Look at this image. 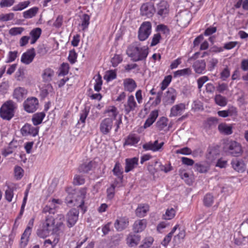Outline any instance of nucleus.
Segmentation results:
<instances>
[{
  "mask_svg": "<svg viewBox=\"0 0 248 248\" xmlns=\"http://www.w3.org/2000/svg\"><path fill=\"white\" fill-rule=\"evenodd\" d=\"M123 86L125 91L132 93L137 87L135 81L131 78H126L124 79Z\"/></svg>",
  "mask_w": 248,
  "mask_h": 248,
  "instance_id": "24",
  "label": "nucleus"
},
{
  "mask_svg": "<svg viewBox=\"0 0 248 248\" xmlns=\"http://www.w3.org/2000/svg\"><path fill=\"white\" fill-rule=\"evenodd\" d=\"M177 95L176 91L172 88H170L168 91L165 93L163 98V101L165 105H171L173 104L175 101Z\"/></svg>",
  "mask_w": 248,
  "mask_h": 248,
  "instance_id": "12",
  "label": "nucleus"
},
{
  "mask_svg": "<svg viewBox=\"0 0 248 248\" xmlns=\"http://www.w3.org/2000/svg\"><path fill=\"white\" fill-rule=\"evenodd\" d=\"M149 210V206L147 204L141 203L139 204L135 213L137 217H142L146 216L147 212Z\"/></svg>",
  "mask_w": 248,
  "mask_h": 248,
  "instance_id": "31",
  "label": "nucleus"
},
{
  "mask_svg": "<svg viewBox=\"0 0 248 248\" xmlns=\"http://www.w3.org/2000/svg\"><path fill=\"white\" fill-rule=\"evenodd\" d=\"M81 21L79 26H80L81 30L83 31H85L88 29L90 24V17L88 14H84L81 18Z\"/></svg>",
  "mask_w": 248,
  "mask_h": 248,
  "instance_id": "41",
  "label": "nucleus"
},
{
  "mask_svg": "<svg viewBox=\"0 0 248 248\" xmlns=\"http://www.w3.org/2000/svg\"><path fill=\"white\" fill-rule=\"evenodd\" d=\"M215 103L218 106L224 107L227 104V100L225 97L220 94H217L215 97Z\"/></svg>",
  "mask_w": 248,
  "mask_h": 248,
  "instance_id": "48",
  "label": "nucleus"
},
{
  "mask_svg": "<svg viewBox=\"0 0 248 248\" xmlns=\"http://www.w3.org/2000/svg\"><path fill=\"white\" fill-rule=\"evenodd\" d=\"M61 200L59 199H53L51 201H49L48 203L45 205L43 209V213H49V214H54L57 211L58 206L56 205L57 204H61Z\"/></svg>",
  "mask_w": 248,
  "mask_h": 248,
  "instance_id": "16",
  "label": "nucleus"
},
{
  "mask_svg": "<svg viewBox=\"0 0 248 248\" xmlns=\"http://www.w3.org/2000/svg\"><path fill=\"white\" fill-rule=\"evenodd\" d=\"M172 77L171 75H168L165 77L164 79L160 83V89L161 92L165 90L168 87L172 80Z\"/></svg>",
  "mask_w": 248,
  "mask_h": 248,
  "instance_id": "51",
  "label": "nucleus"
},
{
  "mask_svg": "<svg viewBox=\"0 0 248 248\" xmlns=\"http://www.w3.org/2000/svg\"><path fill=\"white\" fill-rule=\"evenodd\" d=\"M24 170L21 167L16 166L14 169V175L16 180H20L23 176Z\"/></svg>",
  "mask_w": 248,
  "mask_h": 248,
  "instance_id": "54",
  "label": "nucleus"
},
{
  "mask_svg": "<svg viewBox=\"0 0 248 248\" xmlns=\"http://www.w3.org/2000/svg\"><path fill=\"white\" fill-rule=\"evenodd\" d=\"M25 110L28 113H33L38 108L39 101L34 97H28L23 103Z\"/></svg>",
  "mask_w": 248,
  "mask_h": 248,
  "instance_id": "8",
  "label": "nucleus"
},
{
  "mask_svg": "<svg viewBox=\"0 0 248 248\" xmlns=\"http://www.w3.org/2000/svg\"><path fill=\"white\" fill-rule=\"evenodd\" d=\"M224 150L233 156H240L243 152L241 144L234 140H230L226 143L224 146Z\"/></svg>",
  "mask_w": 248,
  "mask_h": 248,
  "instance_id": "5",
  "label": "nucleus"
},
{
  "mask_svg": "<svg viewBox=\"0 0 248 248\" xmlns=\"http://www.w3.org/2000/svg\"><path fill=\"white\" fill-rule=\"evenodd\" d=\"M54 75V70L49 68H46L43 70L42 77L43 81L45 82H49L52 79V78Z\"/></svg>",
  "mask_w": 248,
  "mask_h": 248,
  "instance_id": "33",
  "label": "nucleus"
},
{
  "mask_svg": "<svg viewBox=\"0 0 248 248\" xmlns=\"http://www.w3.org/2000/svg\"><path fill=\"white\" fill-rule=\"evenodd\" d=\"M146 226V221L145 219L139 220L134 223L133 229L135 232H141L145 228Z\"/></svg>",
  "mask_w": 248,
  "mask_h": 248,
  "instance_id": "35",
  "label": "nucleus"
},
{
  "mask_svg": "<svg viewBox=\"0 0 248 248\" xmlns=\"http://www.w3.org/2000/svg\"><path fill=\"white\" fill-rule=\"evenodd\" d=\"M191 19V14L187 10L181 11L176 15L177 23L182 28L187 27Z\"/></svg>",
  "mask_w": 248,
  "mask_h": 248,
  "instance_id": "7",
  "label": "nucleus"
},
{
  "mask_svg": "<svg viewBox=\"0 0 248 248\" xmlns=\"http://www.w3.org/2000/svg\"><path fill=\"white\" fill-rule=\"evenodd\" d=\"M232 168L236 171L242 173L245 171L246 164L242 159H234L232 160Z\"/></svg>",
  "mask_w": 248,
  "mask_h": 248,
  "instance_id": "23",
  "label": "nucleus"
},
{
  "mask_svg": "<svg viewBox=\"0 0 248 248\" xmlns=\"http://www.w3.org/2000/svg\"><path fill=\"white\" fill-rule=\"evenodd\" d=\"M15 2V0H1L0 1V8L9 7Z\"/></svg>",
  "mask_w": 248,
  "mask_h": 248,
  "instance_id": "62",
  "label": "nucleus"
},
{
  "mask_svg": "<svg viewBox=\"0 0 248 248\" xmlns=\"http://www.w3.org/2000/svg\"><path fill=\"white\" fill-rule=\"evenodd\" d=\"M105 77H106V80L109 81L115 79L117 77V74L115 71L109 70L107 72Z\"/></svg>",
  "mask_w": 248,
  "mask_h": 248,
  "instance_id": "64",
  "label": "nucleus"
},
{
  "mask_svg": "<svg viewBox=\"0 0 248 248\" xmlns=\"http://www.w3.org/2000/svg\"><path fill=\"white\" fill-rule=\"evenodd\" d=\"M140 137L135 133L129 134L124 139L123 144L124 147L126 146H136L140 141Z\"/></svg>",
  "mask_w": 248,
  "mask_h": 248,
  "instance_id": "19",
  "label": "nucleus"
},
{
  "mask_svg": "<svg viewBox=\"0 0 248 248\" xmlns=\"http://www.w3.org/2000/svg\"><path fill=\"white\" fill-rule=\"evenodd\" d=\"M79 211L78 209L72 208L66 215L67 225L69 228L73 227L78 220Z\"/></svg>",
  "mask_w": 248,
  "mask_h": 248,
  "instance_id": "10",
  "label": "nucleus"
},
{
  "mask_svg": "<svg viewBox=\"0 0 248 248\" xmlns=\"http://www.w3.org/2000/svg\"><path fill=\"white\" fill-rule=\"evenodd\" d=\"M15 15L13 13H10L6 14L0 15V21L6 22L9 20H13L14 18Z\"/></svg>",
  "mask_w": 248,
  "mask_h": 248,
  "instance_id": "59",
  "label": "nucleus"
},
{
  "mask_svg": "<svg viewBox=\"0 0 248 248\" xmlns=\"http://www.w3.org/2000/svg\"><path fill=\"white\" fill-rule=\"evenodd\" d=\"M176 212L175 210L173 208H168L163 215V218L166 220L171 219L175 216Z\"/></svg>",
  "mask_w": 248,
  "mask_h": 248,
  "instance_id": "49",
  "label": "nucleus"
},
{
  "mask_svg": "<svg viewBox=\"0 0 248 248\" xmlns=\"http://www.w3.org/2000/svg\"><path fill=\"white\" fill-rule=\"evenodd\" d=\"M186 109V105L184 103H180L173 106L170 109V117H175L181 115L182 112Z\"/></svg>",
  "mask_w": 248,
  "mask_h": 248,
  "instance_id": "27",
  "label": "nucleus"
},
{
  "mask_svg": "<svg viewBox=\"0 0 248 248\" xmlns=\"http://www.w3.org/2000/svg\"><path fill=\"white\" fill-rule=\"evenodd\" d=\"M87 194V188H81L76 195H69L65 199V202L69 206H77L80 208L82 213L87 211V207L85 206V199Z\"/></svg>",
  "mask_w": 248,
  "mask_h": 248,
  "instance_id": "3",
  "label": "nucleus"
},
{
  "mask_svg": "<svg viewBox=\"0 0 248 248\" xmlns=\"http://www.w3.org/2000/svg\"><path fill=\"white\" fill-rule=\"evenodd\" d=\"M16 108L15 104L13 101H7L0 108V117L3 120H11L14 116Z\"/></svg>",
  "mask_w": 248,
  "mask_h": 248,
  "instance_id": "4",
  "label": "nucleus"
},
{
  "mask_svg": "<svg viewBox=\"0 0 248 248\" xmlns=\"http://www.w3.org/2000/svg\"><path fill=\"white\" fill-rule=\"evenodd\" d=\"M39 8L37 7H33L23 13V17L29 19L35 16L37 14Z\"/></svg>",
  "mask_w": 248,
  "mask_h": 248,
  "instance_id": "37",
  "label": "nucleus"
},
{
  "mask_svg": "<svg viewBox=\"0 0 248 248\" xmlns=\"http://www.w3.org/2000/svg\"><path fill=\"white\" fill-rule=\"evenodd\" d=\"M30 2L29 1H28V0L20 1L18 4L14 5L12 7V10L15 12L21 11L28 7L30 6Z\"/></svg>",
  "mask_w": 248,
  "mask_h": 248,
  "instance_id": "40",
  "label": "nucleus"
},
{
  "mask_svg": "<svg viewBox=\"0 0 248 248\" xmlns=\"http://www.w3.org/2000/svg\"><path fill=\"white\" fill-rule=\"evenodd\" d=\"M39 130V127H34L31 124L26 123L21 129V133L23 136L29 135L35 137L38 134Z\"/></svg>",
  "mask_w": 248,
  "mask_h": 248,
  "instance_id": "14",
  "label": "nucleus"
},
{
  "mask_svg": "<svg viewBox=\"0 0 248 248\" xmlns=\"http://www.w3.org/2000/svg\"><path fill=\"white\" fill-rule=\"evenodd\" d=\"M176 154H181L184 155H190L192 154V150L190 148L185 147L175 151Z\"/></svg>",
  "mask_w": 248,
  "mask_h": 248,
  "instance_id": "61",
  "label": "nucleus"
},
{
  "mask_svg": "<svg viewBox=\"0 0 248 248\" xmlns=\"http://www.w3.org/2000/svg\"><path fill=\"white\" fill-rule=\"evenodd\" d=\"M46 116L44 112H37L34 113L32 117L31 121L34 125L37 126L41 124Z\"/></svg>",
  "mask_w": 248,
  "mask_h": 248,
  "instance_id": "34",
  "label": "nucleus"
},
{
  "mask_svg": "<svg viewBox=\"0 0 248 248\" xmlns=\"http://www.w3.org/2000/svg\"><path fill=\"white\" fill-rule=\"evenodd\" d=\"M218 130L222 133L226 135H230L232 133V127L227 125L225 124H221L218 125Z\"/></svg>",
  "mask_w": 248,
  "mask_h": 248,
  "instance_id": "44",
  "label": "nucleus"
},
{
  "mask_svg": "<svg viewBox=\"0 0 248 248\" xmlns=\"http://www.w3.org/2000/svg\"><path fill=\"white\" fill-rule=\"evenodd\" d=\"M204 205L206 207H210L214 202V197L210 193H207L203 200Z\"/></svg>",
  "mask_w": 248,
  "mask_h": 248,
  "instance_id": "52",
  "label": "nucleus"
},
{
  "mask_svg": "<svg viewBox=\"0 0 248 248\" xmlns=\"http://www.w3.org/2000/svg\"><path fill=\"white\" fill-rule=\"evenodd\" d=\"M113 124V121L111 119H104L100 123L99 130L104 135H108L111 131Z\"/></svg>",
  "mask_w": 248,
  "mask_h": 248,
  "instance_id": "15",
  "label": "nucleus"
},
{
  "mask_svg": "<svg viewBox=\"0 0 248 248\" xmlns=\"http://www.w3.org/2000/svg\"><path fill=\"white\" fill-rule=\"evenodd\" d=\"M164 144V142H161L159 143L158 140H156L154 142L149 141L144 144L142 147L145 151L151 150L154 152H155L160 151Z\"/></svg>",
  "mask_w": 248,
  "mask_h": 248,
  "instance_id": "17",
  "label": "nucleus"
},
{
  "mask_svg": "<svg viewBox=\"0 0 248 248\" xmlns=\"http://www.w3.org/2000/svg\"><path fill=\"white\" fill-rule=\"evenodd\" d=\"M78 54L76 52L75 49L70 50L68 60L71 64H74L77 62Z\"/></svg>",
  "mask_w": 248,
  "mask_h": 248,
  "instance_id": "56",
  "label": "nucleus"
},
{
  "mask_svg": "<svg viewBox=\"0 0 248 248\" xmlns=\"http://www.w3.org/2000/svg\"><path fill=\"white\" fill-rule=\"evenodd\" d=\"M28 91L23 87H18L16 88L13 92V97L18 102H21L26 97Z\"/></svg>",
  "mask_w": 248,
  "mask_h": 248,
  "instance_id": "20",
  "label": "nucleus"
},
{
  "mask_svg": "<svg viewBox=\"0 0 248 248\" xmlns=\"http://www.w3.org/2000/svg\"><path fill=\"white\" fill-rule=\"evenodd\" d=\"M123 57L120 54H115L111 59L112 66L115 67L123 61Z\"/></svg>",
  "mask_w": 248,
  "mask_h": 248,
  "instance_id": "53",
  "label": "nucleus"
},
{
  "mask_svg": "<svg viewBox=\"0 0 248 248\" xmlns=\"http://www.w3.org/2000/svg\"><path fill=\"white\" fill-rule=\"evenodd\" d=\"M168 119L165 117H161L157 122L156 125L159 130H162L168 125Z\"/></svg>",
  "mask_w": 248,
  "mask_h": 248,
  "instance_id": "47",
  "label": "nucleus"
},
{
  "mask_svg": "<svg viewBox=\"0 0 248 248\" xmlns=\"http://www.w3.org/2000/svg\"><path fill=\"white\" fill-rule=\"evenodd\" d=\"M24 30L23 27H13L10 29L9 32L10 35L16 36L21 34Z\"/></svg>",
  "mask_w": 248,
  "mask_h": 248,
  "instance_id": "60",
  "label": "nucleus"
},
{
  "mask_svg": "<svg viewBox=\"0 0 248 248\" xmlns=\"http://www.w3.org/2000/svg\"><path fill=\"white\" fill-rule=\"evenodd\" d=\"M192 67L196 73L202 74L205 71V62L204 60H197L194 62Z\"/></svg>",
  "mask_w": 248,
  "mask_h": 248,
  "instance_id": "28",
  "label": "nucleus"
},
{
  "mask_svg": "<svg viewBox=\"0 0 248 248\" xmlns=\"http://www.w3.org/2000/svg\"><path fill=\"white\" fill-rule=\"evenodd\" d=\"M129 225V219L126 217H120L115 221L114 227L118 231H122Z\"/></svg>",
  "mask_w": 248,
  "mask_h": 248,
  "instance_id": "22",
  "label": "nucleus"
},
{
  "mask_svg": "<svg viewBox=\"0 0 248 248\" xmlns=\"http://www.w3.org/2000/svg\"><path fill=\"white\" fill-rule=\"evenodd\" d=\"M35 56L34 48L30 49L22 55L21 61L24 64H29L32 62Z\"/></svg>",
  "mask_w": 248,
  "mask_h": 248,
  "instance_id": "21",
  "label": "nucleus"
},
{
  "mask_svg": "<svg viewBox=\"0 0 248 248\" xmlns=\"http://www.w3.org/2000/svg\"><path fill=\"white\" fill-rule=\"evenodd\" d=\"M113 174L117 177L120 183H122L124 178L123 170L121 164L119 161H117L112 170Z\"/></svg>",
  "mask_w": 248,
  "mask_h": 248,
  "instance_id": "29",
  "label": "nucleus"
},
{
  "mask_svg": "<svg viewBox=\"0 0 248 248\" xmlns=\"http://www.w3.org/2000/svg\"><path fill=\"white\" fill-rule=\"evenodd\" d=\"M70 69L69 64L67 62H63L59 69L58 76H64L69 73Z\"/></svg>",
  "mask_w": 248,
  "mask_h": 248,
  "instance_id": "43",
  "label": "nucleus"
},
{
  "mask_svg": "<svg viewBox=\"0 0 248 248\" xmlns=\"http://www.w3.org/2000/svg\"><path fill=\"white\" fill-rule=\"evenodd\" d=\"M125 172L127 173L136 168L139 164V158L134 157L131 158H126L125 160Z\"/></svg>",
  "mask_w": 248,
  "mask_h": 248,
  "instance_id": "25",
  "label": "nucleus"
},
{
  "mask_svg": "<svg viewBox=\"0 0 248 248\" xmlns=\"http://www.w3.org/2000/svg\"><path fill=\"white\" fill-rule=\"evenodd\" d=\"M85 182V180L83 175L76 174L74 176L73 179V184L74 185L79 186L83 185Z\"/></svg>",
  "mask_w": 248,
  "mask_h": 248,
  "instance_id": "55",
  "label": "nucleus"
},
{
  "mask_svg": "<svg viewBox=\"0 0 248 248\" xmlns=\"http://www.w3.org/2000/svg\"><path fill=\"white\" fill-rule=\"evenodd\" d=\"M97 166V163L94 160L83 162L78 167V171L80 173H88L93 170Z\"/></svg>",
  "mask_w": 248,
  "mask_h": 248,
  "instance_id": "13",
  "label": "nucleus"
},
{
  "mask_svg": "<svg viewBox=\"0 0 248 248\" xmlns=\"http://www.w3.org/2000/svg\"><path fill=\"white\" fill-rule=\"evenodd\" d=\"M196 170L200 173H205L209 170L207 166L197 163L195 165Z\"/></svg>",
  "mask_w": 248,
  "mask_h": 248,
  "instance_id": "63",
  "label": "nucleus"
},
{
  "mask_svg": "<svg viewBox=\"0 0 248 248\" xmlns=\"http://www.w3.org/2000/svg\"><path fill=\"white\" fill-rule=\"evenodd\" d=\"M153 7L148 3L143 4L140 7V13L142 16L151 17L153 15Z\"/></svg>",
  "mask_w": 248,
  "mask_h": 248,
  "instance_id": "30",
  "label": "nucleus"
},
{
  "mask_svg": "<svg viewBox=\"0 0 248 248\" xmlns=\"http://www.w3.org/2000/svg\"><path fill=\"white\" fill-rule=\"evenodd\" d=\"M156 13L162 18L168 16L170 11V5L168 2L165 0H160L156 4Z\"/></svg>",
  "mask_w": 248,
  "mask_h": 248,
  "instance_id": "9",
  "label": "nucleus"
},
{
  "mask_svg": "<svg viewBox=\"0 0 248 248\" xmlns=\"http://www.w3.org/2000/svg\"><path fill=\"white\" fill-rule=\"evenodd\" d=\"M64 215L59 214L55 217L52 215L47 216L42 223L41 227L37 231L38 237L45 238L48 236L50 233L56 235L52 237V239H47L45 240L44 246L47 247L51 246L52 248H55L60 240V236L62 235L65 231L66 227L63 221Z\"/></svg>",
  "mask_w": 248,
  "mask_h": 248,
  "instance_id": "1",
  "label": "nucleus"
},
{
  "mask_svg": "<svg viewBox=\"0 0 248 248\" xmlns=\"http://www.w3.org/2000/svg\"><path fill=\"white\" fill-rule=\"evenodd\" d=\"M158 116V110L157 109L153 110L151 112L148 118L146 120L144 127L145 128L150 126L156 120Z\"/></svg>",
  "mask_w": 248,
  "mask_h": 248,
  "instance_id": "32",
  "label": "nucleus"
},
{
  "mask_svg": "<svg viewBox=\"0 0 248 248\" xmlns=\"http://www.w3.org/2000/svg\"><path fill=\"white\" fill-rule=\"evenodd\" d=\"M103 83L102 77L100 75H98L95 79V83L94 85V89L96 92H99L101 90Z\"/></svg>",
  "mask_w": 248,
  "mask_h": 248,
  "instance_id": "57",
  "label": "nucleus"
},
{
  "mask_svg": "<svg viewBox=\"0 0 248 248\" xmlns=\"http://www.w3.org/2000/svg\"><path fill=\"white\" fill-rule=\"evenodd\" d=\"M118 182L115 181L114 183L111 184L110 186L107 189V198L111 200L115 195V189L117 186Z\"/></svg>",
  "mask_w": 248,
  "mask_h": 248,
  "instance_id": "45",
  "label": "nucleus"
},
{
  "mask_svg": "<svg viewBox=\"0 0 248 248\" xmlns=\"http://www.w3.org/2000/svg\"><path fill=\"white\" fill-rule=\"evenodd\" d=\"M149 53L147 46H141L138 41H135L128 45L126 54L134 62L145 61Z\"/></svg>",
  "mask_w": 248,
  "mask_h": 248,
  "instance_id": "2",
  "label": "nucleus"
},
{
  "mask_svg": "<svg viewBox=\"0 0 248 248\" xmlns=\"http://www.w3.org/2000/svg\"><path fill=\"white\" fill-rule=\"evenodd\" d=\"M119 113L117 108L114 106H110L108 107L104 112V114H106L108 118L106 119H111L112 121L115 120Z\"/></svg>",
  "mask_w": 248,
  "mask_h": 248,
  "instance_id": "26",
  "label": "nucleus"
},
{
  "mask_svg": "<svg viewBox=\"0 0 248 248\" xmlns=\"http://www.w3.org/2000/svg\"><path fill=\"white\" fill-rule=\"evenodd\" d=\"M16 189L15 186H8L7 189L5 191L4 197L5 200L8 202H10L12 201L14 197V191Z\"/></svg>",
  "mask_w": 248,
  "mask_h": 248,
  "instance_id": "42",
  "label": "nucleus"
},
{
  "mask_svg": "<svg viewBox=\"0 0 248 248\" xmlns=\"http://www.w3.org/2000/svg\"><path fill=\"white\" fill-rule=\"evenodd\" d=\"M152 24L149 21L142 23L138 32V38L140 41H144L148 39L152 32Z\"/></svg>",
  "mask_w": 248,
  "mask_h": 248,
  "instance_id": "6",
  "label": "nucleus"
},
{
  "mask_svg": "<svg viewBox=\"0 0 248 248\" xmlns=\"http://www.w3.org/2000/svg\"><path fill=\"white\" fill-rule=\"evenodd\" d=\"M140 239V235L139 234L131 232L126 237V243L129 247H134L139 244Z\"/></svg>",
  "mask_w": 248,
  "mask_h": 248,
  "instance_id": "18",
  "label": "nucleus"
},
{
  "mask_svg": "<svg viewBox=\"0 0 248 248\" xmlns=\"http://www.w3.org/2000/svg\"><path fill=\"white\" fill-rule=\"evenodd\" d=\"M17 55L18 52L17 51H9L7 55L6 62L9 63L14 62L17 57Z\"/></svg>",
  "mask_w": 248,
  "mask_h": 248,
  "instance_id": "58",
  "label": "nucleus"
},
{
  "mask_svg": "<svg viewBox=\"0 0 248 248\" xmlns=\"http://www.w3.org/2000/svg\"><path fill=\"white\" fill-rule=\"evenodd\" d=\"M123 106V110L126 115H128L131 112L136 110L138 107V105L132 94L128 96L126 101L124 104Z\"/></svg>",
  "mask_w": 248,
  "mask_h": 248,
  "instance_id": "11",
  "label": "nucleus"
},
{
  "mask_svg": "<svg viewBox=\"0 0 248 248\" xmlns=\"http://www.w3.org/2000/svg\"><path fill=\"white\" fill-rule=\"evenodd\" d=\"M31 231L32 230L26 228L21 238L20 246L21 247H25L27 246L29 240Z\"/></svg>",
  "mask_w": 248,
  "mask_h": 248,
  "instance_id": "36",
  "label": "nucleus"
},
{
  "mask_svg": "<svg viewBox=\"0 0 248 248\" xmlns=\"http://www.w3.org/2000/svg\"><path fill=\"white\" fill-rule=\"evenodd\" d=\"M219 154V151L218 146H210L207 150V157L208 159H213Z\"/></svg>",
  "mask_w": 248,
  "mask_h": 248,
  "instance_id": "38",
  "label": "nucleus"
},
{
  "mask_svg": "<svg viewBox=\"0 0 248 248\" xmlns=\"http://www.w3.org/2000/svg\"><path fill=\"white\" fill-rule=\"evenodd\" d=\"M191 74V70L189 68H185L183 69L178 70L175 71L173 73L174 78L189 75Z\"/></svg>",
  "mask_w": 248,
  "mask_h": 248,
  "instance_id": "50",
  "label": "nucleus"
},
{
  "mask_svg": "<svg viewBox=\"0 0 248 248\" xmlns=\"http://www.w3.org/2000/svg\"><path fill=\"white\" fill-rule=\"evenodd\" d=\"M218 63V60L217 58L214 57L209 58L207 60L208 70L212 71L217 66Z\"/></svg>",
  "mask_w": 248,
  "mask_h": 248,
  "instance_id": "46",
  "label": "nucleus"
},
{
  "mask_svg": "<svg viewBox=\"0 0 248 248\" xmlns=\"http://www.w3.org/2000/svg\"><path fill=\"white\" fill-rule=\"evenodd\" d=\"M41 32L42 30L39 28L34 29L30 32V34L31 36V44H33L37 41L40 37Z\"/></svg>",
  "mask_w": 248,
  "mask_h": 248,
  "instance_id": "39",
  "label": "nucleus"
}]
</instances>
